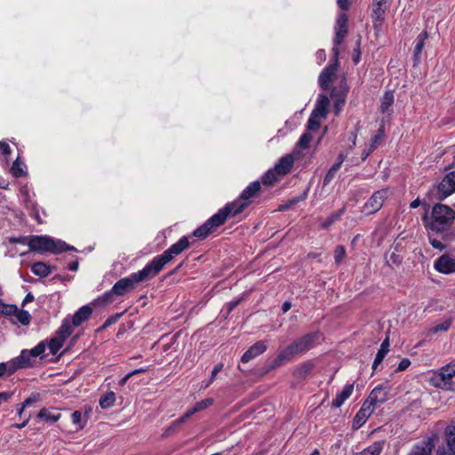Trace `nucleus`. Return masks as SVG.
Listing matches in <instances>:
<instances>
[{
  "instance_id": "nucleus-23",
  "label": "nucleus",
  "mask_w": 455,
  "mask_h": 455,
  "mask_svg": "<svg viewBox=\"0 0 455 455\" xmlns=\"http://www.w3.org/2000/svg\"><path fill=\"white\" fill-rule=\"evenodd\" d=\"M37 418L54 423L60 419V413L54 408H43L37 413Z\"/></svg>"
},
{
  "instance_id": "nucleus-55",
  "label": "nucleus",
  "mask_w": 455,
  "mask_h": 455,
  "mask_svg": "<svg viewBox=\"0 0 455 455\" xmlns=\"http://www.w3.org/2000/svg\"><path fill=\"white\" fill-rule=\"evenodd\" d=\"M12 305H7L3 302V300L0 299V315H8L12 311Z\"/></svg>"
},
{
  "instance_id": "nucleus-28",
  "label": "nucleus",
  "mask_w": 455,
  "mask_h": 455,
  "mask_svg": "<svg viewBox=\"0 0 455 455\" xmlns=\"http://www.w3.org/2000/svg\"><path fill=\"white\" fill-rule=\"evenodd\" d=\"M307 192H303L299 196H296L286 202L281 204L278 207L279 212H285L294 206L295 204H299V202L304 201L307 198Z\"/></svg>"
},
{
  "instance_id": "nucleus-54",
  "label": "nucleus",
  "mask_w": 455,
  "mask_h": 455,
  "mask_svg": "<svg viewBox=\"0 0 455 455\" xmlns=\"http://www.w3.org/2000/svg\"><path fill=\"white\" fill-rule=\"evenodd\" d=\"M429 243L435 249H438L440 251L444 249V244L440 240H438L436 238H433L430 235H429Z\"/></svg>"
},
{
  "instance_id": "nucleus-13",
  "label": "nucleus",
  "mask_w": 455,
  "mask_h": 455,
  "mask_svg": "<svg viewBox=\"0 0 455 455\" xmlns=\"http://www.w3.org/2000/svg\"><path fill=\"white\" fill-rule=\"evenodd\" d=\"M388 392L387 387L378 385L370 393L365 402L375 408L376 405L384 403L387 400Z\"/></svg>"
},
{
  "instance_id": "nucleus-12",
  "label": "nucleus",
  "mask_w": 455,
  "mask_h": 455,
  "mask_svg": "<svg viewBox=\"0 0 455 455\" xmlns=\"http://www.w3.org/2000/svg\"><path fill=\"white\" fill-rule=\"evenodd\" d=\"M301 355L299 351L298 350V347L292 342L291 345H289L287 347L283 349L276 358L274 360L272 368H276L282 364H284L290 361H291L294 357Z\"/></svg>"
},
{
  "instance_id": "nucleus-6",
  "label": "nucleus",
  "mask_w": 455,
  "mask_h": 455,
  "mask_svg": "<svg viewBox=\"0 0 455 455\" xmlns=\"http://www.w3.org/2000/svg\"><path fill=\"white\" fill-rule=\"evenodd\" d=\"M455 376V361L443 366L435 371L429 379V383L438 388L451 389V379Z\"/></svg>"
},
{
  "instance_id": "nucleus-63",
  "label": "nucleus",
  "mask_w": 455,
  "mask_h": 455,
  "mask_svg": "<svg viewBox=\"0 0 455 455\" xmlns=\"http://www.w3.org/2000/svg\"><path fill=\"white\" fill-rule=\"evenodd\" d=\"M374 149L370 146L369 149H364L362 153V160H365Z\"/></svg>"
},
{
  "instance_id": "nucleus-27",
  "label": "nucleus",
  "mask_w": 455,
  "mask_h": 455,
  "mask_svg": "<svg viewBox=\"0 0 455 455\" xmlns=\"http://www.w3.org/2000/svg\"><path fill=\"white\" fill-rule=\"evenodd\" d=\"M259 189L260 183L259 181H253L243 190L240 196L246 201H250Z\"/></svg>"
},
{
  "instance_id": "nucleus-26",
  "label": "nucleus",
  "mask_w": 455,
  "mask_h": 455,
  "mask_svg": "<svg viewBox=\"0 0 455 455\" xmlns=\"http://www.w3.org/2000/svg\"><path fill=\"white\" fill-rule=\"evenodd\" d=\"M428 35L427 31H422L416 38L415 40V45H414V60L416 61L419 60L420 54L422 52V50L424 48L425 40L427 38Z\"/></svg>"
},
{
  "instance_id": "nucleus-24",
  "label": "nucleus",
  "mask_w": 455,
  "mask_h": 455,
  "mask_svg": "<svg viewBox=\"0 0 455 455\" xmlns=\"http://www.w3.org/2000/svg\"><path fill=\"white\" fill-rule=\"evenodd\" d=\"M329 103V98L325 94H319L313 112L322 116V117H326Z\"/></svg>"
},
{
  "instance_id": "nucleus-64",
  "label": "nucleus",
  "mask_w": 455,
  "mask_h": 455,
  "mask_svg": "<svg viewBox=\"0 0 455 455\" xmlns=\"http://www.w3.org/2000/svg\"><path fill=\"white\" fill-rule=\"evenodd\" d=\"M33 299H34V296L32 295V293H30V292H29V293H28V294L26 295V297L24 298V299H23V303H22V304H23V305H25V304H27V303H28V302L33 301Z\"/></svg>"
},
{
  "instance_id": "nucleus-39",
  "label": "nucleus",
  "mask_w": 455,
  "mask_h": 455,
  "mask_svg": "<svg viewBox=\"0 0 455 455\" xmlns=\"http://www.w3.org/2000/svg\"><path fill=\"white\" fill-rule=\"evenodd\" d=\"M451 325V319L449 318V319H446L443 322L436 324L433 328H431L429 330V332L430 333H437L439 331H446L450 329Z\"/></svg>"
},
{
  "instance_id": "nucleus-46",
  "label": "nucleus",
  "mask_w": 455,
  "mask_h": 455,
  "mask_svg": "<svg viewBox=\"0 0 455 455\" xmlns=\"http://www.w3.org/2000/svg\"><path fill=\"white\" fill-rule=\"evenodd\" d=\"M44 351H45V344L44 341L38 343L32 349H29V352L31 353V355L33 356V358L41 356L44 353Z\"/></svg>"
},
{
  "instance_id": "nucleus-30",
  "label": "nucleus",
  "mask_w": 455,
  "mask_h": 455,
  "mask_svg": "<svg viewBox=\"0 0 455 455\" xmlns=\"http://www.w3.org/2000/svg\"><path fill=\"white\" fill-rule=\"evenodd\" d=\"M384 441L375 442L363 451H361L358 455H380L384 448Z\"/></svg>"
},
{
  "instance_id": "nucleus-22",
  "label": "nucleus",
  "mask_w": 455,
  "mask_h": 455,
  "mask_svg": "<svg viewBox=\"0 0 455 455\" xmlns=\"http://www.w3.org/2000/svg\"><path fill=\"white\" fill-rule=\"evenodd\" d=\"M354 390L353 384L346 385L343 389L337 394L336 397L332 400L331 405L335 408H339L344 402L350 397Z\"/></svg>"
},
{
  "instance_id": "nucleus-51",
  "label": "nucleus",
  "mask_w": 455,
  "mask_h": 455,
  "mask_svg": "<svg viewBox=\"0 0 455 455\" xmlns=\"http://www.w3.org/2000/svg\"><path fill=\"white\" fill-rule=\"evenodd\" d=\"M12 374L13 373H12V370L9 367L8 361L5 362V363H0V378L4 376V375L11 376Z\"/></svg>"
},
{
  "instance_id": "nucleus-35",
  "label": "nucleus",
  "mask_w": 455,
  "mask_h": 455,
  "mask_svg": "<svg viewBox=\"0 0 455 455\" xmlns=\"http://www.w3.org/2000/svg\"><path fill=\"white\" fill-rule=\"evenodd\" d=\"M20 198H21L22 203L28 208H31V209L34 210L35 209V204L31 200L30 194H29V189H28V186H24V187L20 188Z\"/></svg>"
},
{
  "instance_id": "nucleus-49",
  "label": "nucleus",
  "mask_w": 455,
  "mask_h": 455,
  "mask_svg": "<svg viewBox=\"0 0 455 455\" xmlns=\"http://www.w3.org/2000/svg\"><path fill=\"white\" fill-rule=\"evenodd\" d=\"M40 395L38 393H32L22 403L23 407H28L30 404L38 402Z\"/></svg>"
},
{
  "instance_id": "nucleus-52",
  "label": "nucleus",
  "mask_w": 455,
  "mask_h": 455,
  "mask_svg": "<svg viewBox=\"0 0 455 455\" xmlns=\"http://www.w3.org/2000/svg\"><path fill=\"white\" fill-rule=\"evenodd\" d=\"M410 455H431V451L426 447L417 446L411 451Z\"/></svg>"
},
{
  "instance_id": "nucleus-60",
  "label": "nucleus",
  "mask_w": 455,
  "mask_h": 455,
  "mask_svg": "<svg viewBox=\"0 0 455 455\" xmlns=\"http://www.w3.org/2000/svg\"><path fill=\"white\" fill-rule=\"evenodd\" d=\"M12 394L9 392H1L0 393V403L4 402H7L11 398Z\"/></svg>"
},
{
  "instance_id": "nucleus-40",
  "label": "nucleus",
  "mask_w": 455,
  "mask_h": 455,
  "mask_svg": "<svg viewBox=\"0 0 455 455\" xmlns=\"http://www.w3.org/2000/svg\"><path fill=\"white\" fill-rule=\"evenodd\" d=\"M385 137V129H384V126L381 125L379 127V129L378 130L377 132V134L371 139V149H375L377 148V146L380 143V141L384 139Z\"/></svg>"
},
{
  "instance_id": "nucleus-29",
  "label": "nucleus",
  "mask_w": 455,
  "mask_h": 455,
  "mask_svg": "<svg viewBox=\"0 0 455 455\" xmlns=\"http://www.w3.org/2000/svg\"><path fill=\"white\" fill-rule=\"evenodd\" d=\"M31 271L34 275L40 277H46L51 274L50 266L46 265L44 262H36L34 263L31 267Z\"/></svg>"
},
{
  "instance_id": "nucleus-31",
  "label": "nucleus",
  "mask_w": 455,
  "mask_h": 455,
  "mask_svg": "<svg viewBox=\"0 0 455 455\" xmlns=\"http://www.w3.org/2000/svg\"><path fill=\"white\" fill-rule=\"evenodd\" d=\"M394 103V93L392 91H387L382 97L380 104V111L382 113H389L390 108Z\"/></svg>"
},
{
  "instance_id": "nucleus-2",
  "label": "nucleus",
  "mask_w": 455,
  "mask_h": 455,
  "mask_svg": "<svg viewBox=\"0 0 455 455\" xmlns=\"http://www.w3.org/2000/svg\"><path fill=\"white\" fill-rule=\"evenodd\" d=\"M455 212L444 204H435L433 207L430 220L426 223L427 228L435 232H444L452 224Z\"/></svg>"
},
{
  "instance_id": "nucleus-8",
  "label": "nucleus",
  "mask_w": 455,
  "mask_h": 455,
  "mask_svg": "<svg viewBox=\"0 0 455 455\" xmlns=\"http://www.w3.org/2000/svg\"><path fill=\"white\" fill-rule=\"evenodd\" d=\"M388 191L380 189L376 191L364 204L363 212L366 215L373 214L379 211L383 206L385 199L387 197Z\"/></svg>"
},
{
  "instance_id": "nucleus-43",
  "label": "nucleus",
  "mask_w": 455,
  "mask_h": 455,
  "mask_svg": "<svg viewBox=\"0 0 455 455\" xmlns=\"http://www.w3.org/2000/svg\"><path fill=\"white\" fill-rule=\"evenodd\" d=\"M339 164H334L331 168L330 170L328 171V172L326 173L324 179H323V183L326 185V184H329L332 179L334 178L336 172L339 171Z\"/></svg>"
},
{
  "instance_id": "nucleus-5",
  "label": "nucleus",
  "mask_w": 455,
  "mask_h": 455,
  "mask_svg": "<svg viewBox=\"0 0 455 455\" xmlns=\"http://www.w3.org/2000/svg\"><path fill=\"white\" fill-rule=\"evenodd\" d=\"M189 246V242L187 236H182L177 243L172 244L170 248L164 251L163 254L155 257L147 265L151 268V271L156 275L164 267L169 263L175 255L180 254Z\"/></svg>"
},
{
  "instance_id": "nucleus-36",
  "label": "nucleus",
  "mask_w": 455,
  "mask_h": 455,
  "mask_svg": "<svg viewBox=\"0 0 455 455\" xmlns=\"http://www.w3.org/2000/svg\"><path fill=\"white\" fill-rule=\"evenodd\" d=\"M11 172L16 178L25 175V164L19 158L16 159L11 167Z\"/></svg>"
},
{
  "instance_id": "nucleus-19",
  "label": "nucleus",
  "mask_w": 455,
  "mask_h": 455,
  "mask_svg": "<svg viewBox=\"0 0 455 455\" xmlns=\"http://www.w3.org/2000/svg\"><path fill=\"white\" fill-rule=\"evenodd\" d=\"M294 164V157L291 155H286L279 159L275 164L274 169L278 175L283 176L287 174Z\"/></svg>"
},
{
  "instance_id": "nucleus-3",
  "label": "nucleus",
  "mask_w": 455,
  "mask_h": 455,
  "mask_svg": "<svg viewBox=\"0 0 455 455\" xmlns=\"http://www.w3.org/2000/svg\"><path fill=\"white\" fill-rule=\"evenodd\" d=\"M28 245L31 251L38 252L60 253L64 251H73V246L68 245L61 240H55L47 235H31L28 237Z\"/></svg>"
},
{
  "instance_id": "nucleus-58",
  "label": "nucleus",
  "mask_w": 455,
  "mask_h": 455,
  "mask_svg": "<svg viewBox=\"0 0 455 455\" xmlns=\"http://www.w3.org/2000/svg\"><path fill=\"white\" fill-rule=\"evenodd\" d=\"M337 4L341 10H347L351 2L350 0H337Z\"/></svg>"
},
{
  "instance_id": "nucleus-20",
  "label": "nucleus",
  "mask_w": 455,
  "mask_h": 455,
  "mask_svg": "<svg viewBox=\"0 0 455 455\" xmlns=\"http://www.w3.org/2000/svg\"><path fill=\"white\" fill-rule=\"evenodd\" d=\"M12 312L7 315L14 316L15 320H12L13 323H20L23 325H28L31 321V315L27 310L19 309L16 306L12 305Z\"/></svg>"
},
{
  "instance_id": "nucleus-4",
  "label": "nucleus",
  "mask_w": 455,
  "mask_h": 455,
  "mask_svg": "<svg viewBox=\"0 0 455 455\" xmlns=\"http://www.w3.org/2000/svg\"><path fill=\"white\" fill-rule=\"evenodd\" d=\"M156 276L151 268L146 265L141 270L131 274L129 276L118 280L112 287V293L115 296H124L131 291L136 283Z\"/></svg>"
},
{
  "instance_id": "nucleus-53",
  "label": "nucleus",
  "mask_w": 455,
  "mask_h": 455,
  "mask_svg": "<svg viewBox=\"0 0 455 455\" xmlns=\"http://www.w3.org/2000/svg\"><path fill=\"white\" fill-rule=\"evenodd\" d=\"M223 369V364L222 363H218L214 366L212 371V374H211V377H210V379H209V382L210 383H212L217 376V374Z\"/></svg>"
},
{
  "instance_id": "nucleus-62",
  "label": "nucleus",
  "mask_w": 455,
  "mask_h": 455,
  "mask_svg": "<svg viewBox=\"0 0 455 455\" xmlns=\"http://www.w3.org/2000/svg\"><path fill=\"white\" fill-rule=\"evenodd\" d=\"M31 418V415L29 414L26 419L25 420L22 422V423H20V424H15L14 427H18V428H22L24 427L27 426V424L28 423L29 419Z\"/></svg>"
},
{
  "instance_id": "nucleus-10",
  "label": "nucleus",
  "mask_w": 455,
  "mask_h": 455,
  "mask_svg": "<svg viewBox=\"0 0 455 455\" xmlns=\"http://www.w3.org/2000/svg\"><path fill=\"white\" fill-rule=\"evenodd\" d=\"M213 403L212 398H205L198 403H196L191 409H189L186 413H184L180 418L174 420L170 428L175 429L179 427L182 423H184L188 419H189L192 415L196 412L202 411L207 408H209Z\"/></svg>"
},
{
  "instance_id": "nucleus-48",
  "label": "nucleus",
  "mask_w": 455,
  "mask_h": 455,
  "mask_svg": "<svg viewBox=\"0 0 455 455\" xmlns=\"http://www.w3.org/2000/svg\"><path fill=\"white\" fill-rule=\"evenodd\" d=\"M345 103V95H339L334 103V112L335 115H339L341 111V108Z\"/></svg>"
},
{
  "instance_id": "nucleus-50",
  "label": "nucleus",
  "mask_w": 455,
  "mask_h": 455,
  "mask_svg": "<svg viewBox=\"0 0 455 455\" xmlns=\"http://www.w3.org/2000/svg\"><path fill=\"white\" fill-rule=\"evenodd\" d=\"M71 419L73 424L78 426L79 428L84 427V426L81 424L82 413L79 411H76L71 414Z\"/></svg>"
},
{
  "instance_id": "nucleus-37",
  "label": "nucleus",
  "mask_w": 455,
  "mask_h": 455,
  "mask_svg": "<svg viewBox=\"0 0 455 455\" xmlns=\"http://www.w3.org/2000/svg\"><path fill=\"white\" fill-rule=\"evenodd\" d=\"M322 118V116L312 111L307 122V129L310 131H316L320 127V121Z\"/></svg>"
},
{
  "instance_id": "nucleus-59",
  "label": "nucleus",
  "mask_w": 455,
  "mask_h": 455,
  "mask_svg": "<svg viewBox=\"0 0 455 455\" xmlns=\"http://www.w3.org/2000/svg\"><path fill=\"white\" fill-rule=\"evenodd\" d=\"M315 57L316 60H318V63L322 64L326 59L325 52L323 50H319L316 52Z\"/></svg>"
},
{
  "instance_id": "nucleus-15",
  "label": "nucleus",
  "mask_w": 455,
  "mask_h": 455,
  "mask_svg": "<svg viewBox=\"0 0 455 455\" xmlns=\"http://www.w3.org/2000/svg\"><path fill=\"white\" fill-rule=\"evenodd\" d=\"M335 38L333 40L334 47H337L343 42L347 34V16L346 13H340L335 25Z\"/></svg>"
},
{
  "instance_id": "nucleus-32",
  "label": "nucleus",
  "mask_w": 455,
  "mask_h": 455,
  "mask_svg": "<svg viewBox=\"0 0 455 455\" xmlns=\"http://www.w3.org/2000/svg\"><path fill=\"white\" fill-rule=\"evenodd\" d=\"M73 329L70 324V321L68 318H65L60 325V327L56 331V335L66 340L72 333Z\"/></svg>"
},
{
  "instance_id": "nucleus-14",
  "label": "nucleus",
  "mask_w": 455,
  "mask_h": 455,
  "mask_svg": "<svg viewBox=\"0 0 455 455\" xmlns=\"http://www.w3.org/2000/svg\"><path fill=\"white\" fill-rule=\"evenodd\" d=\"M374 410L375 409L373 406H371L369 403L364 402L354 417L352 425L353 429L357 430L363 427L370 416L373 413Z\"/></svg>"
},
{
  "instance_id": "nucleus-21",
  "label": "nucleus",
  "mask_w": 455,
  "mask_h": 455,
  "mask_svg": "<svg viewBox=\"0 0 455 455\" xmlns=\"http://www.w3.org/2000/svg\"><path fill=\"white\" fill-rule=\"evenodd\" d=\"M92 313L90 306H83L80 307L72 317V323L74 326H80L84 322L89 319Z\"/></svg>"
},
{
  "instance_id": "nucleus-9",
  "label": "nucleus",
  "mask_w": 455,
  "mask_h": 455,
  "mask_svg": "<svg viewBox=\"0 0 455 455\" xmlns=\"http://www.w3.org/2000/svg\"><path fill=\"white\" fill-rule=\"evenodd\" d=\"M455 193V171L451 172L442 180L436 188V197L443 200Z\"/></svg>"
},
{
  "instance_id": "nucleus-33",
  "label": "nucleus",
  "mask_w": 455,
  "mask_h": 455,
  "mask_svg": "<svg viewBox=\"0 0 455 455\" xmlns=\"http://www.w3.org/2000/svg\"><path fill=\"white\" fill-rule=\"evenodd\" d=\"M116 394L113 391L107 392L100 398L99 403L102 409H108L115 404Z\"/></svg>"
},
{
  "instance_id": "nucleus-41",
  "label": "nucleus",
  "mask_w": 455,
  "mask_h": 455,
  "mask_svg": "<svg viewBox=\"0 0 455 455\" xmlns=\"http://www.w3.org/2000/svg\"><path fill=\"white\" fill-rule=\"evenodd\" d=\"M277 172H275V170L273 168L271 170H268L263 176L262 178V182L265 184V185H271L272 183H274L276 180H277Z\"/></svg>"
},
{
  "instance_id": "nucleus-17",
  "label": "nucleus",
  "mask_w": 455,
  "mask_h": 455,
  "mask_svg": "<svg viewBox=\"0 0 455 455\" xmlns=\"http://www.w3.org/2000/svg\"><path fill=\"white\" fill-rule=\"evenodd\" d=\"M318 338L319 334L317 332L308 333L295 340L294 344L299 353L303 355L314 347Z\"/></svg>"
},
{
  "instance_id": "nucleus-7",
  "label": "nucleus",
  "mask_w": 455,
  "mask_h": 455,
  "mask_svg": "<svg viewBox=\"0 0 455 455\" xmlns=\"http://www.w3.org/2000/svg\"><path fill=\"white\" fill-rule=\"evenodd\" d=\"M339 48H332V63H331L328 67H326L319 76L318 82L319 85L322 89L327 90L329 89L330 83L333 80L336 76V72L338 70V58H339Z\"/></svg>"
},
{
  "instance_id": "nucleus-38",
  "label": "nucleus",
  "mask_w": 455,
  "mask_h": 455,
  "mask_svg": "<svg viewBox=\"0 0 455 455\" xmlns=\"http://www.w3.org/2000/svg\"><path fill=\"white\" fill-rule=\"evenodd\" d=\"M115 300V294L112 293V289L108 291H106L102 296L99 297L95 299V305H107L112 303Z\"/></svg>"
},
{
  "instance_id": "nucleus-16",
  "label": "nucleus",
  "mask_w": 455,
  "mask_h": 455,
  "mask_svg": "<svg viewBox=\"0 0 455 455\" xmlns=\"http://www.w3.org/2000/svg\"><path fill=\"white\" fill-rule=\"evenodd\" d=\"M435 268L445 275L455 273V258L448 254L442 255L435 260Z\"/></svg>"
},
{
  "instance_id": "nucleus-45",
  "label": "nucleus",
  "mask_w": 455,
  "mask_h": 455,
  "mask_svg": "<svg viewBox=\"0 0 455 455\" xmlns=\"http://www.w3.org/2000/svg\"><path fill=\"white\" fill-rule=\"evenodd\" d=\"M344 212V210L341 209L339 212L332 214L329 218H327L322 224V227L323 228H327L330 226H331L336 220H338L340 217V215Z\"/></svg>"
},
{
  "instance_id": "nucleus-42",
  "label": "nucleus",
  "mask_w": 455,
  "mask_h": 455,
  "mask_svg": "<svg viewBox=\"0 0 455 455\" xmlns=\"http://www.w3.org/2000/svg\"><path fill=\"white\" fill-rule=\"evenodd\" d=\"M386 1L387 0H375L373 13L377 19H380L385 12V10L382 6Z\"/></svg>"
},
{
  "instance_id": "nucleus-11",
  "label": "nucleus",
  "mask_w": 455,
  "mask_h": 455,
  "mask_svg": "<svg viewBox=\"0 0 455 455\" xmlns=\"http://www.w3.org/2000/svg\"><path fill=\"white\" fill-rule=\"evenodd\" d=\"M8 363L12 373H15L19 370L31 367L33 365V356L29 350L23 349L18 356L9 360Z\"/></svg>"
},
{
  "instance_id": "nucleus-44",
  "label": "nucleus",
  "mask_w": 455,
  "mask_h": 455,
  "mask_svg": "<svg viewBox=\"0 0 455 455\" xmlns=\"http://www.w3.org/2000/svg\"><path fill=\"white\" fill-rule=\"evenodd\" d=\"M345 256H346L345 247L343 245L336 246V248L334 250L335 262L337 264H339L342 261V259H344Z\"/></svg>"
},
{
  "instance_id": "nucleus-61",
  "label": "nucleus",
  "mask_w": 455,
  "mask_h": 455,
  "mask_svg": "<svg viewBox=\"0 0 455 455\" xmlns=\"http://www.w3.org/2000/svg\"><path fill=\"white\" fill-rule=\"evenodd\" d=\"M360 56H361V52L360 50L357 48V49H355L354 50V52H353V61L357 64L360 60Z\"/></svg>"
},
{
  "instance_id": "nucleus-18",
  "label": "nucleus",
  "mask_w": 455,
  "mask_h": 455,
  "mask_svg": "<svg viewBox=\"0 0 455 455\" xmlns=\"http://www.w3.org/2000/svg\"><path fill=\"white\" fill-rule=\"evenodd\" d=\"M267 350V345L264 341H258L252 345L242 356L243 363H248L256 356L263 354Z\"/></svg>"
},
{
  "instance_id": "nucleus-47",
  "label": "nucleus",
  "mask_w": 455,
  "mask_h": 455,
  "mask_svg": "<svg viewBox=\"0 0 455 455\" xmlns=\"http://www.w3.org/2000/svg\"><path fill=\"white\" fill-rule=\"evenodd\" d=\"M312 140V136L309 133H303L298 141V146L303 149L307 148L309 142Z\"/></svg>"
},
{
  "instance_id": "nucleus-34",
  "label": "nucleus",
  "mask_w": 455,
  "mask_h": 455,
  "mask_svg": "<svg viewBox=\"0 0 455 455\" xmlns=\"http://www.w3.org/2000/svg\"><path fill=\"white\" fill-rule=\"evenodd\" d=\"M65 340L59 337L58 335H55L53 338H52L48 343V347L52 355H55L59 352V350L62 347Z\"/></svg>"
},
{
  "instance_id": "nucleus-25",
  "label": "nucleus",
  "mask_w": 455,
  "mask_h": 455,
  "mask_svg": "<svg viewBox=\"0 0 455 455\" xmlns=\"http://www.w3.org/2000/svg\"><path fill=\"white\" fill-rule=\"evenodd\" d=\"M389 339L388 337H387L383 342L381 343L380 345V348L379 349L377 355H376V357L374 359V362H373V364H372V369L373 370H376L378 365L383 361V359L385 358L386 355L388 353L389 351Z\"/></svg>"
},
{
  "instance_id": "nucleus-1",
  "label": "nucleus",
  "mask_w": 455,
  "mask_h": 455,
  "mask_svg": "<svg viewBox=\"0 0 455 455\" xmlns=\"http://www.w3.org/2000/svg\"><path fill=\"white\" fill-rule=\"evenodd\" d=\"M251 201H246L241 196L235 201L228 204L224 208L220 209L217 213L212 216L202 226L197 228L193 235L194 236L204 239L212 233L217 228L224 224L228 217H235L241 213L249 204Z\"/></svg>"
},
{
  "instance_id": "nucleus-56",
  "label": "nucleus",
  "mask_w": 455,
  "mask_h": 455,
  "mask_svg": "<svg viewBox=\"0 0 455 455\" xmlns=\"http://www.w3.org/2000/svg\"><path fill=\"white\" fill-rule=\"evenodd\" d=\"M411 365V361L408 358H403L398 364L396 371H405Z\"/></svg>"
},
{
  "instance_id": "nucleus-57",
  "label": "nucleus",
  "mask_w": 455,
  "mask_h": 455,
  "mask_svg": "<svg viewBox=\"0 0 455 455\" xmlns=\"http://www.w3.org/2000/svg\"><path fill=\"white\" fill-rule=\"evenodd\" d=\"M0 152L5 156L11 154V148L6 142L0 141Z\"/></svg>"
}]
</instances>
